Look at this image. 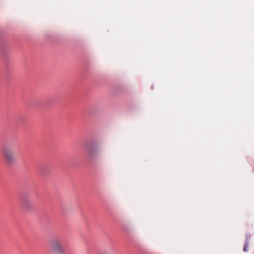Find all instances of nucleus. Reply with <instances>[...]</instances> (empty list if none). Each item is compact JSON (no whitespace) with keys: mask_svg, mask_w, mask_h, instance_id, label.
<instances>
[{"mask_svg":"<svg viewBox=\"0 0 254 254\" xmlns=\"http://www.w3.org/2000/svg\"><path fill=\"white\" fill-rule=\"evenodd\" d=\"M49 248L55 254H63L64 253L63 242L60 239H52L49 243Z\"/></svg>","mask_w":254,"mask_h":254,"instance_id":"1","label":"nucleus"},{"mask_svg":"<svg viewBox=\"0 0 254 254\" xmlns=\"http://www.w3.org/2000/svg\"><path fill=\"white\" fill-rule=\"evenodd\" d=\"M2 152L7 163L11 164L14 163L15 161L14 156L12 150L9 147H3Z\"/></svg>","mask_w":254,"mask_h":254,"instance_id":"2","label":"nucleus"},{"mask_svg":"<svg viewBox=\"0 0 254 254\" xmlns=\"http://www.w3.org/2000/svg\"><path fill=\"white\" fill-rule=\"evenodd\" d=\"M22 204L24 208L29 209L33 207V204L32 200L28 198H24L22 199Z\"/></svg>","mask_w":254,"mask_h":254,"instance_id":"3","label":"nucleus"},{"mask_svg":"<svg viewBox=\"0 0 254 254\" xmlns=\"http://www.w3.org/2000/svg\"><path fill=\"white\" fill-rule=\"evenodd\" d=\"M244 251L247 252L248 251V246H245L243 249Z\"/></svg>","mask_w":254,"mask_h":254,"instance_id":"4","label":"nucleus"},{"mask_svg":"<svg viewBox=\"0 0 254 254\" xmlns=\"http://www.w3.org/2000/svg\"><path fill=\"white\" fill-rule=\"evenodd\" d=\"M89 155L90 156L92 155V152L91 151L89 152Z\"/></svg>","mask_w":254,"mask_h":254,"instance_id":"5","label":"nucleus"},{"mask_svg":"<svg viewBox=\"0 0 254 254\" xmlns=\"http://www.w3.org/2000/svg\"><path fill=\"white\" fill-rule=\"evenodd\" d=\"M107 254V253H104V254Z\"/></svg>","mask_w":254,"mask_h":254,"instance_id":"6","label":"nucleus"}]
</instances>
